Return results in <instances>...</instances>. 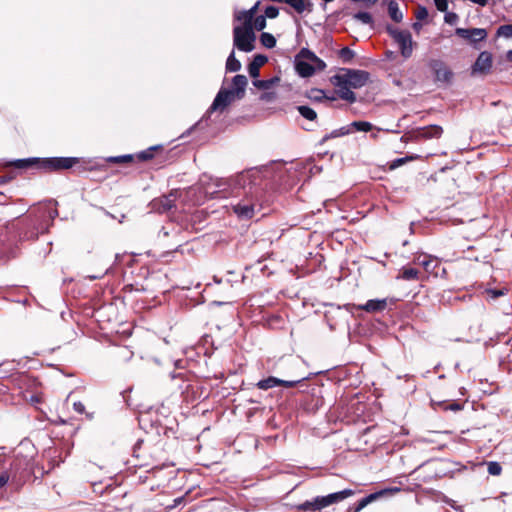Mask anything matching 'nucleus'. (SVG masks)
I'll list each match as a JSON object with an SVG mask.
<instances>
[{
	"label": "nucleus",
	"instance_id": "1",
	"mask_svg": "<svg viewBox=\"0 0 512 512\" xmlns=\"http://www.w3.org/2000/svg\"><path fill=\"white\" fill-rule=\"evenodd\" d=\"M370 80V73L364 70L343 68L341 72L332 76L330 81L335 87L336 95L348 103L357 101L354 89L364 87Z\"/></svg>",
	"mask_w": 512,
	"mask_h": 512
},
{
	"label": "nucleus",
	"instance_id": "2",
	"mask_svg": "<svg viewBox=\"0 0 512 512\" xmlns=\"http://www.w3.org/2000/svg\"><path fill=\"white\" fill-rule=\"evenodd\" d=\"M133 456L141 467L159 468L164 466L167 453L162 440L156 442L140 439L133 447Z\"/></svg>",
	"mask_w": 512,
	"mask_h": 512
},
{
	"label": "nucleus",
	"instance_id": "3",
	"mask_svg": "<svg viewBox=\"0 0 512 512\" xmlns=\"http://www.w3.org/2000/svg\"><path fill=\"white\" fill-rule=\"evenodd\" d=\"M355 491L352 489H344L338 492H333L323 496H316L311 500H306L301 504L296 506V509L299 511H309V512H320L321 510L343 500L353 496Z\"/></svg>",
	"mask_w": 512,
	"mask_h": 512
},
{
	"label": "nucleus",
	"instance_id": "4",
	"mask_svg": "<svg viewBox=\"0 0 512 512\" xmlns=\"http://www.w3.org/2000/svg\"><path fill=\"white\" fill-rule=\"evenodd\" d=\"M256 35L253 25L235 26L233 29L234 46L243 52H251L255 48Z\"/></svg>",
	"mask_w": 512,
	"mask_h": 512
},
{
	"label": "nucleus",
	"instance_id": "5",
	"mask_svg": "<svg viewBox=\"0 0 512 512\" xmlns=\"http://www.w3.org/2000/svg\"><path fill=\"white\" fill-rule=\"evenodd\" d=\"M387 33L398 44L400 53L403 58L408 59L412 56L413 48L416 45L412 40V35L409 30H400L392 25H387Z\"/></svg>",
	"mask_w": 512,
	"mask_h": 512
},
{
	"label": "nucleus",
	"instance_id": "6",
	"mask_svg": "<svg viewBox=\"0 0 512 512\" xmlns=\"http://www.w3.org/2000/svg\"><path fill=\"white\" fill-rule=\"evenodd\" d=\"M260 173L257 170H247L239 173L233 179L235 188L243 190L244 195L259 194L257 185L260 181Z\"/></svg>",
	"mask_w": 512,
	"mask_h": 512
},
{
	"label": "nucleus",
	"instance_id": "7",
	"mask_svg": "<svg viewBox=\"0 0 512 512\" xmlns=\"http://www.w3.org/2000/svg\"><path fill=\"white\" fill-rule=\"evenodd\" d=\"M58 216V211L56 208H52L50 206H40L37 208L34 219H31V223H38V226L36 227V232H32L30 236L24 235L26 238H33L36 239L39 235V233H44L47 231L49 222L53 221V219Z\"/></svg>",
	"mask_w": 512,
	"mask_h": 512
},
{
	"label": "nucleus",
	"instance_id": "8",
	"mask_svg": "<svg viewBox=\"0 0 512 512\" xmlns=\"http://www.w3.org/2000/svg\"><path fill=\"white\" fill-rule=\"evenodd\" d=\"M77 163L79 159L75 157H45L41 158V172H61L72 168Z\"/></svg>",
	"mask_w": 512,
	"mask_h": 512
},
{
	"label": "nucleus",
	"instance_id": "9",
	"mask_svg": "<svg viewBox=\"0 0 512 512\" xmlns=\"http://www.w3.org/2000/svg\"><path fill=\"white\" fill-rule=\"evenodd\" d=\"M259 201V194L244 195V197L232 206L233 212L240 219H251L255 214V208Z\"/></svg>",
	"mask_w": 512,
	"mask_h": 512
},
{
	"label": "nucleus",
	"instance_id": "10",
	"mask_svg": "<svg viewBox=\"0 0 512 512\" xmlns=\"http://www.w3.org/2000/svg\"><path fill=\"white\" fill-rule=\"evenodd\" d=\"M428 67L432 71L436 83H451L454 73L443 60L431 59L428 62Z\"/></svg>",
	"mask_w": 512,
	"mask_h": 512
},
{
	"label": "nucleus",
	"instance_id": "11",
	"mask_svg": "<svg viewBox=\"0 0 512 512\" xmlns=\"http://www.w3.org/2000/svg\"><path fill=\"white\" fill-rule=\"evenodd\" d=\"M180 196V190L173 189L168 194L162 195L151 201V209L157 213H166L176 207L175 202Z\"/></svg>",
	"mask_w": 512,
	"mask_h": 512
},
{
	"label": "nucleus",
	"instance_id": "12",
	"mask_svg": "<svg viewBox=\"0 0 512 512\" xmlns=\"http://www.w3.org/2000/svg\"><path fill=\"white\" fill-rule=\"evenodd\" d=\"M306 380L305 376H300L291 380H282L274 376H269L266 379H262L258 381L255 385L258 389L261 390H268L271 388H274L276 386H282L285 388H293L297 386V384L301 383L302 381Z\"/></svg>",
	"mask_w": 512,
	"mask_h": 512
},
{
	"label": "nucleus",
	"instance_id": "13",
	"mask_svg": "<svg viewBox=\"0 0 512 512\" xmlns=\"http://www.w3.org/2000/svg\"><path fill=\"white\" fill-rule=\"evenodd\" d=\"M119 322L120 318L117 309L112 303L98 306V329H106L105 323L111 324Z\"/></svg>",
	"mask_w": 512,
	"mask_h": 512
},
{
	"label": "nucleus",
	"instance_id": "14",
	"mask_svg": "<svg viewBox=\"0 0 512 512\" xmlns=\"http://www.w3.org/2000/svg\"><path fill=\"white\" fill-rule=\"evenodd\" d=\"M455 34L468 41L475 49H478L477 44L487 38V31L483 28H456Z\"/></svg>",
	"mask_w": 512,
	"mask_h": 512
},
{
	"label": "nucleus",
	"instance_id": "15",
	"mask_svg": "<svg viewBox=\"0 0 512 512\" xmlns=\"http://www.w3.org/2000/svg\"><path fill=\"white\" fill-rule=\"evenodd\" d=\"M493 63V56L488 51H482L472 65V75H487L490 73Z\"/></svg>",
	"mask_w": 512,
	"mask_h": 512
},
{
	"label": "nucleus",
	"instance_id": "16",
	"mask_svg": "<svg viewBox=\"0 0 512 512\" xmlns=\"http://www.w3.org/2000/svg\"><path fill=\"white\" fill-rule=\"evenodd\" d=\"M393 491H399V489L398 488L384 489V490H380V491L371 493L368 496L359 500L357 503L350 505L347 508L346 512H360L362 509H364L369 504L373 503L374 501L378 500L379 498H381L384 495L392 493Z\"/></svg>",
	"mask_w": 512,
	"mask_h": 512
},
{
	"label": "nucleus",
	"instance_id": "17",
	"mask_svg": "<svg viewBox=\"0 0 512 512\" xmlns=\"http://www.w3.org/2000/svg\"><path fill=\"white\" fill-rule=\"evenodd\" d=\"M236 98L234 95V91H230L228 89H220L217 93L211 107L210 111H223L226 107H228Z\"/></svg>",
	"mask_w": 512,
	"mask_h": 512
},
{
	"label": "nucleus",
	"instance_id": "18",
	"mask_svg": "<svg viewBox=\"0 0 512 512\" xmlns=\"http://www.w3.org/2000/svg\"><path fill=\"white\" fill-rule=\"evenodd\" d=\"M7 167H13L21 170L33 169L41 172V157H31L17 159L6 164Z\"/></svg>",
	"mask_w": 512,
	"mask_h": 512
},
{
	"label": "nucleus",
	"instance_id": "19",
	"mask_svg": "<svg viewBox=\"0 0 512 512\" xmlns=\"http://www.w3.org/2000/svg\"><path fill=\"white\" fill-rule=\"evenodd\" d=\"M443 133V128L439 125H429L418 128L414 131V138L416 140H427L432 138H440Z\"/></svg>",
	"mask_w": 512,
	"mask_h": 512
},
{
	"label": "nucleus",
	"instance_id": "20",
	"mask_svg": "<svg viewBox=\"0 0 512 512\" xmlns=\"http://www.w3.org/2000/svg\"><path fill=\"white\" fill-rule=\"evenodd\" d=\"M302 59L304 58L302 57ZM295 69L298 75L303 78L311 77L315 73V67L312 65V62L301 60L299 54L296 56Z\"/></svg>",
	"mask_w": 512,
	"mask_h": 512
},
{
	"label": "nucleus",
	"instance_id": "21",
	"mask_svg": "<svg viewBox=\"0 0 512 512\" xmlns=\"http://www.w3.org/2000/svg\"><path fill=\"white\" fill-rule=\"evenodd\" d=\"M387 307L386 299H371L363 305H358V310H364L368 313H376L385 310Z\"/></svg>",
	"mask_w": 512,
	"mask_h": 512
},
{
	"label": "nucleus",
	"instance_id": "22",
	"mask_svg": "<svg viewBox=\"0 0 512 512\" xmlns=\"http://www.w3.org/2000/svg\"><path fill=\"white\" fill-rule=\"evenodd\" d=\"M268 61V57L263 54H256L253 57V60L248 65L249 75L254 78V80L260 75V68L265 65Z\"/></svg>",
	"mask_w": 512,
	"mask_h": 512
},
{
	"label": "nucleus",
	"instance_id": "23",
	"mask_svg": "<svg viewBox=\"0 0 512 512\" xmlns=\"http://www.w3.org/2000/svg\"><path fill=\"white\" fill-rule=\"evenodd\" d=\"M234 95L237 99H242L245 96V88L248 84L247 77L242 74H238L232 79Z\"/></svg>",
	"mask_w": 512,
	"mask_h": 512
},
{
	"label": "nucleus",
	"instance_id": "24",
	"mask_svg": "<svg viewBox=\"0 0 512 512\" xmlns=\"http://www.w3.org/2000/svg\"><path fill=\"white\" fill-rule=\"evenodd\" d=\"M299 56L312 62V65L315 67V72L323 71L326 68V63L322 59L317 57L316 54L310 51L309 49H301L299 52Z\"/></svg>",
	"mask_w": 512,
	"mask_h": 512
},
{
	"label": "nucleus",
	"instance_id": "25",
	"mask_svg": "<svg viewBox=\"0 0 512 512\" xmlns=\"http://www.w3.org/2000/svg\"><path fill=\"white\" fill-rule=\"evenodd\" d=\"M260 2H257L253 7L248 10H243L235 14V20L243 21L242 25H253L252 20L257 13Z\"/></svg>",
	"mask_w": 512,
	"mask_h": 512
},
{
	"label": "nucleus",
	"instance_id": "26",
	"mask_svg": "<svg viewBox=\"0 0 512 512\" xmlns=\"http://www.w3.org/2000/svg\"><path fill=\"white\" fill-rule=\"evenodd\" d=\"M284 3L293 8L298 14L311 12L313 5L309 0H284Z\"/></svg>",
	"mask_w": 512,
	"mask_h": 512
},
{
	"label": "nucleus",
	"instance_id": "27",
	"mask_svg": "<svg viewBox=\"0 0 512 512\" xmlns=\"http://www.w3.org/2000/svg\"><path fill=\"white\" fill-rule=\"evenodd\" d=\"M431 404L435 410L441 409L443 411L451 410V411L457 412V411H460L463 409V404L456 402V401L449 402L446 400H443V401L432 400Z\"/></svg>",
	"mask_w": 512,
	"mask_h": 512
},
{
	"label": "nucleus",
	"instance_id": "28",
	"mask_svg": "<svg viewBox=\"0 0 512 512\" xmlns=\"http://www.w3.org/2000/svg\"><path fill=\"white\" fill-rule=\"evenodd\" d=\"M420 264L423 266L426 272L438 275V269L440 268V262L437 258L431 256H424V258L420 261Z\"/></svg>",
	"mask_w": 512,
	"mask_h": 512
},
{
	"label": "nucleus",
	"instance_id": "29",
	"mask_svg": "<svg viewBox=\"0 0 512 512\" xmlns=\"http://www.w3.org/2000/svg\"><path fill=\"white\" fill-rule=\"evenodd\" d=\"M162 150H163L162 145H154L144 151L137 153L134 157L139 162H146V161L153 159L156 152L162 151Z\"/></svg>",
	"mask_w": 512,
	"mask_h": 512
},
{
	"label": "nucleus",
	"instance_id": "30",
	"mask_svg": "<svg viewBox=\"0 0 512 512\" xmlns=\"http://www.w3.org/2000/svg\"><path fill=\"white\" fill-rule=\"evenodd\" d=\"M280 82V77L275 76L267 80H258L255 79L252 81V84L254 87H256L259 90L267 91L273 88L274 86L278 85Z\"/></svg>",
	"mask_w": 512,
	"mask_h": 512
},
{
	"label": "nucleus",
	"instance_id": "31",
	"mask_svg": "<svg viewBox=\"0 0 512 512\" xmlns=\"http://www.w3.org/2000/svg\"><path fill=\"white\" fill-rule=\"evenodd\" d=\"M388 15L396 23H400L403 20V13L395 0L388 1Z\"/></svg>",
	"mask_w": 512,
	"mask_h": 512
},
{
	"label": "nucleus",
	"instance_id": "32",
	"mask_svg": "<svg viewBox=\"0 0 512 512\" xmlns=\"http://www.w3.org/2000/svg\"><path fill=\"white\" fill-rule=\"evenodd\" d=\"M421 157L417 154H412V155H407L405 157H402V158H397L393 161L390 162L389 164V169L390 170H394L410 161H414V160H418L420 159Z\"/></svg>",
	"mask_w": 512,
	"mask_h": 512
},
{
	"label": "nucleus",
	"instance_id": "33",
	"mask_svg": "<svg viewBox=\"0 0 512 512\" xmlns=\"http://www.w3.org/2000/svg\"><path fill=\"white\" fill-rule=\"evenodd\" d=\"M398 278H401L406 281L418 280L419 279V270L413 267H404L401 270V274Z\"/></svg>",
	"mask_w": 512,
	"mask_h": 512
},
{
	"label": "nucleus",
	"instance_id": "34",
	"mask_svg": "<svg viewBox=\"0 0 512 512\" xmlns=\"http://www.w3.org/2000/svg\"><path fill=\"white\" fill-rule=\"evenodd\" d=\"M299 114L309 121H315L317 119V113L314 109L309 106L300 105L296 107Z\"/></svg>",
	"mask_w": 512,
	"mask_h": 512
},
{
	"label": "nucleus",
	"instance_id": "35",
	"mask_svg": "<svg viewBox=\"0 0 512 512\" xmlns=\"http://www.w3.org/2000/svg\"><path fill=\"white\" fill-rule=\"evenodd\" d=\"M241 69V63L236 59L234 51L231 52L226 61V70L228 72H237Z\"/></svg>",
	"mask_w": 512,
	"mask_h": 512
},
{
	"label": "nucleus",
	"instance_id": "36",
	"mask_svg": "<svg viewBox=\"0 0 512 512\" xmlns=\"http://www.w3.org/2000/svg\"><path fill=\"white\" fill-rule=\"evenodd\" d=\"M135 161L134 155L127 154L122 156L109 157L106 162L113 164H129Z\"/></svg>",
	"mask_w": 512,
	"mask_h": 512
},
{
	"label": "nucleus",
	"instance_id": "37",
	"mask_svg": "<svg viewBox=\"0 0 512 512\" xmlns=\"http://www.w3.org/2000/svg\"><path fill=\"white\" fill-rule=\"evenodd\" d=\"M260 42L264 47L269 48V49L274 48L276 45L275 37L268 32H263L261 34Z\"/></svg>",
	"mask_w": 512,
	"mask_h": 512
},
{
	"label": "nucleus",
	"instance_id": "38",
	"mask_svg": "<svg viewBox=\"0 0 512 512\" xmlns=\"http://www.w3.org/2000/svg\"><path fill=\"white\" fill-rule=\"evenodd\" d=\"M338 56L344 63H349L354 59L355 53L349 47H343L339 50Z\"/></svg>",
	"mask_w": 512,
	"mask_h": 512
},
{
	"label": "nucleus",
	"instance_id": "39",
	"mask_svg": "<svg viewBox=\"0 0 512 512\" xmlns=\"http://www.w3.org/2000/svg\"><path fill=\"white\" fill-rule=\"evenodd\" d=\"M349 132H350V130L348 128H345V127H342V128H340L338 130H334L330 134L325 135L322 138L321 143L323 144V143H325L326 141H328L331 138H336V137H339V136L346 135Z\"/></svg>",
	"mask_w": 512,
	"mask_h": 512
},
{
	"label": "nucleus",
	"instance_id": "40",
	"mask_svg": "<svg viewBox=\"0 0 512 512\" xmlns=\"http://www.w3.org/2000/svg\"><path fill=\"white\" fill-rule=\"evenodd\" d=\"M487 470L490 475L499 476L502 473V466L500 465L499 462L490 461L487 462Z\"/></svg>",
	"mask_w": 512,
	"mask_h": 512
},
{
	"label": "nucleus",
	"instance_id": "41",
	"mask_svg": "<svg viewBox=\"0 0 512 512\" xmlns=\"http://www.w3.org/2000/svg\"><path fill=\"white\" fill-rule=\"evenodd\" d=\"M351 126L355 128V130L362 132H369L373 128L372 124L366 121H354L351 123Z\"/></svg>",
	"mask_w": 512,
	"mask_h": 512
},
{
	"label": "nucleus",
	"instance_id": "42",
	"mask_svg": "<svg viewBox=\"0 0 512 512\" xmlns=\"http://www.w3.org/2000/svg\"><path fill=\"white\" fill-rule=\"evenodd\" d=\"M485 293L487 294L488 297H490L491 299H497L501 296H504L508 293V289L507 288H500V289H486L485 290Z\"/></svg>",
	"mask_w": 512,
	"mask_h": 512
},
{
	"label": "nucleus",
	"instance_id": "43",
	"mask_svg": "<svg viewBox=\"0 0 512 512\" xmlns=\"http://www.w3.org/2000/svg\"><path fill=\"white\" fill-rule=\"evenodd\" d=\"M266 16L259 15L252 20L253 30L262 31L266 27Z\"/></svg>",
	"mask_w": 512,
	"mask_h": 512
},
{
	"label": "nucleus",
	"instance_id": "44",
	"mask_svg": "<svg viewBox=\"0 0 512 512\" xmlns=\"http://www.w3.org/2000/svg\"><path fill=\"white\" fill-rule=\"evenodd\" d=\"M354 18L361 21L363 24L371 25L373 18L370 13L360 11L354 15Z\"/></svg>",
	"mask_w": 512,
	"mask_h": 512
},
{
	"label": "nucleus",
	"instance_id": "45",
	"mask_svg": "<svg viewBox=\"0 0 512 512\" xmlns=\"http://www.w3.org/2000/svg\"><path fill=\"white\" fill-rule=\"evenodd\" d=\"M497 36H502L505 38H511L512 37V25L511 24H505L501 25L496 32Z\"/></svg>",
	"mask_w": 512,
	"mask_h": 512
},
{
	"label": "nucleus",
	"instance_id": "46",
	"mask_svg": "<svg viewBox=\"0 0 512 512\" xmlns=\"http://www.w3.org/2000/svg\"><path fill=\"white\" fill-rule=\"evenodd\" d=\"M415 17L418 21L425 20L428 17V10L424 6H418L415 11Z\"/></svg>",
	"mask_w": 512,
	"mask_h": 512
},
{
	"label": "nucleus",
	"instance_id": "47",
	"mask_svg": "<svg viewBox=\"0 0 512 512\" xmlns=\"http://www.w3.org/2000/svg\"><path fill=\"white\" fill-rule=\"evenodd\" d=\"M279 15V9L276 6H268L265 9V14L263 16H266V18L274 19Z\"/></svg>",
	"mask_w": 512,
	"mask_h": 512
},
{
	"label": "nucleus",
	"instance_id": "48",
	"mask_svg": "<svg viewBox=\"0 0 512 512\" xmlns=\"http://www.w3.org/2000/svg\"><path fill=\"white\" fill-rule=\"evenodd\" d=\"M459 17L454 12H446L444 20L447 24L453 25L458 21Z\"/></svg>",
	"mask_w": 512,
	"mask_h": 512
},
{
	"label": "nucleus",
	"instance_id": "49",
	"mask_svg": "<svg viewBox=\"0 0 512 512\" xmlns=\"http://www.w3.org/2000/svg\"><path fill=\"white\" fill-rule=\"evenodd\" d=\"M434 4L440 12H447L448 0H434Z\"/></svg>",
	"mask_w": 512,
	"mask_h": 512
},
{
	"label": "nucleus",
	"instance_id": "50",
	"mask_svg": "<svg viewBox=\"0 0 512 512\" xmlns=\"http://www.w3.org/2000/svg\"><path fill=\"white\" fill-rule=\"evenodd\" d=\"M276 98L275 92H264L260 95V100L262 101H272Z\"/></svg>",
	"mask_w": 512,
	"mask_h": 512
},
{
	"label": "nucleus",
	"instance_id": "51",
	"mask_svg": "<svg viewBox=\"0 0 512 512\" xmlns=\"http://www.w3.org/2000/svg\"><path fill=\"white\" fill-rule=\"evenodd\" d=\"M75 411L78 413H84L85 412V405L82 402H75L73 404Z\"/></svg>",
	"mask_w": 512,
	"mask_h": 512
},
{
	"label": "nucleus",
	"instance_id": "52",
	"mask_svg": "<svg viewBox=\"0 0 512 512\" xmlns=\"http://www.w3.org/2000/svg\"><path fill=\"white\" fill-rule=\"evenodd\" d=\"M9 480V476L6 473L0 475V488L5 486Z\"/></svg>",
	"mask_w": 512,
	"mask_h": 512
},
{
	"label": "nucleus",
	"instance_id": "53",
	"mask_svg": "<svg viewBox=\"0 0 512 512\" xmlns=\"http://www.w3.org/2000/svg\"><path fill=\"white\" fill-rule=\"evenodd\" d=\"M471 2L478 4L482 7L486 6L488 4V0H470Z\"/></svg>",
	"mask_w": 512,
	"mask_h": 512
},
{
	"label": "nucleus",
	"instance_id": "54",
	"mask_svg": "<svg viewBox=\"0 0 512 512\" xmlns=\"http://www.w3.org/2000/svg\"><path fill=\"white\" fill-rule=\"evenodd\" d=\"M317 92H318L319 94H321V96L316 95V96L314 97V99H315V100H319V101H320V100H322L323 98H326V96L324 95V92H323L322 90H317Z\"/></svg>",
	"mask_w": 512,
	"mask_h": 512
},
{
	"label": "nucleus",
	"instance_id": "55",
	"mask_svg": "<svg viewBox=\"0 0 512 512\" xmlns=\"http://www.w3.org/2000/svg\"><path fill=\"white\" fill-rule=\"evenodd\" d=\"M412 27L414 30L419 31L422 25L419 22H415Z\"/></svg>",
	"mask_w": 512,
	"mask_h": 512
},
{
	"label": "nucleus",
	"instance_id": "56",
	"mask_svg": "<svg viewBox=\"0 0 512 512\" xmlns=\"http://www.w3.org/2000/svg\"><path fill=\"white\" fill-rule=\"evenodd\" d=\"M506 59H507V61L512 62V50H509L506 53Z\"/></svg>",
	"mask_w": 512,
	"mask_h": 512
},
{
	"label": "nucleus",
	"instance_id": "57",
	"mask_svg": "<svg viewBox=\"0 0 512 512\" xmlns=\"http://www.w3.org/2000/svg\"><path fill=\"white\" fill-rule=\"evenodd\" d=\"M10 179H11V178H9V180H10ZM7 181H8V179H6V177H4V176H0V185L5 184Z\"/></svg>",
	"mask_w": 512,
	"mask_h": 512
},
{
	"label": "nucleus",
	"instance_id": "58",
	"mask_svg": "<svg viewBox=\"0 0 512 512\" xmlns=\"http://www.w3.org/2000/svg\"><path fill=\"white\" fill-rule=\"evenodd\" d=\"M182 500H183V497H179V498L175 499V500H174L175 505L180 504V503L182 502Z\"/></svg>",
	"mask_w": 512,
	"mask_h": 512
}]
</instances>
